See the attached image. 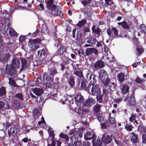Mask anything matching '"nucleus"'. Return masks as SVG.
<instances>
[{"instance_id":"nucleus-58","label":"nucleus","mask_w":146,"mask_h":146,"mask_svg":"<svg viewBox=\"0 0 146 146\" xmlns=\"http://www.w3.org/2000/svg\"><path fill=\"white\" fill-rule=\"evenodd\" d=\"M66 101H68L69 102H71V101L72 100V98L71 96L67 95L66 97V99L65 100Z\"/></svg>"},{"instance_id":"nucleus-2","label":"nucleus","mask_w":146,"mask_h":146,"mask_svg":"<svg viewBox=\"0 0 146 146\" xmlns=\"http://www.w3.org/2000/svg\"><path fill=\"white\" fill-rule=\"evenodd\" d=\"M5 70L7 74L11 76L15 75L17 73V70L15 67L11 64L6 65Z\"/></svg>"},{"instance_id":"nucleus-12","label":"nucleus","mask_w":146,"mask_h":146,"mask_svg":"<svg viewBox=\"0 0 146 146\" xmlns=\"http://www.w3.org/2000/svg\"><path fill=\"white\" fill-rule=\"evenodd\" d=\"M91 94L93 95L96 96V95L100 94L101 92L100 90L97 85H94V87H93V89L91 90Z\"/></svg>"},{"instance_id":"nucleus-60","label":"nucleus","mask_w":146,"mask_h":146,"mask_svg":"<svg viewBox=\"0 0 146 146\" xmlns=\"http://www.w3.org/2000/svg\"><path fill=\"white\" fill-rule=\"evenodd\" d=\"M57 73L58 72L54 68L52 69L50 72V74L52 75H54L57 74Z\"/></svg>"},{"instance_id":"nucleus-34","label":"nucleus","mask_w":146,"mask_h":146,"mask_svg":"<svg viewBox=\"0 0 146 146\" xmlns=\"http://www.w3.org/2000/svg\"><path fill=\"white\" fill-rule=\"evenodd\" d=\"M15 97L21 101L23 100V95L22 93L16 94L15 95Z\"/></svg>"},{"instance_id":"nucleus-43","label":"nucleus","mask_w":146,"mask_h":146,"mask_svg":"<svg viewBox=\"0 0 146 146\" xmlns=\"http://www.w3.org/2000/svg\"><path fill=\"white\" fill-rule=\"evenodd\" d=\"M103 95V94H100L96 95V98L98 101L100 103H102L103 102L102 99Z\"/></svg>"},{"instance_id":"nucleus-4","label":"nucleus","mask_w":146,"mask_h":146,"mask_svg":"<svg viewBox=\"0 0 146 146\" xmlns=\"http://www.w3.org/2000/svg\"><path fill=\"white\" fill-rule=\"evenodd\" d=\"M54 0H50L46 3V7L47 9L52 11L56 9V6L53 3Z\"/></svg>"},{"instance_id":"nucleus-44","label":"nucleus","mask_w":146,"mask_h":146,"mask_svg":"<svg viewBox=\"0 0 146 146\" xmlns=\"http://www.w3.org/2000/svg\"><path fill=\"white\" fill-rule=\"evenodd\" d=\"M83 131V129H79L77 132L76 135L77 136L81 138L82 136V132Z\"/></svg>"},{"instance_id":"nucleus-36","label":"nucleus","mask_w":146,"mask_h":146,"mask_svg":"<svg viewBox=\"0 0 146 146\" xmlns=\"http://www.w3.org/2000/svg\"><path fill=\"white\" fill-rule=\"evenodd\" d=\"M49 137H51V140H56V138H55V134L54 132L52 130H49L48 131Z\"/></svg>"},{"instance_id":"nucleus-15","label":"nucleus","mask_w":146,"mask_h":146,"mask_svg":"<svg viewBox=\"0 0 146 146\" xmlns=\"http://www.w3.org/2000/svg\"><path fill=\"white\" fill-rule=\"evenodd\" d=\"M121 90L122 93L123 94H125L128 93L129 88L127 85L124 84L121 85Z\"/></svg>"},{"instance_id":"nucleus-16","label":"nucleus","mask_w":146,"mask_h":146,"mask_svg":"<svg viewBox=\"0 0 146 146\" xmlns=\"http://www.w3.org/2000/svg\"><path fill=\"white\" fill-rule=\"evenodd\" d=\"M78 139L76 141V138L74 136H72L70 138L71 142L70 143L68 142L67 144L68 146H77L76 143L78 142Z\"/></svg>"},{"instance_id":"nucleus-6","label":"nucleus","mask_w":146,"mask_h":146,"mask_svg":"<svg viewBox=\"0 0 146 146\" xmlns=\"http://www.w3.org/2000/svg\"><path fill=\"white\" fill-rule=\"evenodd\" d=\"M102 106L101 105L97 104L93 107V110L95 116H98V115L100 114Z\"/></svg>"},{"instance_id":"nucleus-46","label":"nucleus","mask_w":146,"mask_h":146,"mask_svg":"<svg viewBox=\"0 0 146 146\" xmlns=\"http://www.w3.org/2000/svg\"><path fill=\"white\" fill-rule=\"evenodd\" d=\"M90 83L89 84L88 86L86 87V89L85 90L89 92V90L91 89V90L93 89V87H94L95 84H91V82H90Z\"/></svg>"},{"instance_id":"nucleus-5","label":"nucleus","mask_w":146,"mask_h":146,"mask_svg":"<svg viewBox=\"0 0 146 146\" xmlns=\"http://www.w3.org/2000/svg\"><path fill=\"white\" fill-rule=\"evenodd\" d=\"M131 134L130 140L132 143L135 144L138 143L139 141L138 135L133 132L131 133Z\"/></svg>"},{"instance_id":"nucleus-63","label":"nucleus","mask_w":146,"mask_h":146,"mask_svg":"<svg viewBox=\"0 0 146 146\" xmlns=\"http://www.w3.org/2000/svg\"><path fill=\"white\" fill-rule=\"evenodd\" d=\"M137 51L139 54H140L143 52V48H138L137 49Z\"/></svg>"},{"instance_id":"nucleus-11","label":"nucleus","mask_w":146,"mask_h":146,"mask_svg":"<svg viewBox=\"0 0 146 146\" xmlns=\"http://www.w3.org/2000/svg\"><path fill=\"white\" fill-rule=\"evenodd\" d=\"M112 140L111 138L108 135L106 136L103 135L102 139V142L105 145H107L110 143Z\"/></svg>"},{"instance_id":"nucleus-42","label":"nucleus","mask_w":146,"mask_h":146,"mask_svg":"<svg viewBox=\"0 0 146 146\" xmlns=\"http://www.w3.org/2000/svg\"><path fill=\"white\" fill-rule=\"evenodd\" d=\"M140 29L141 30V33H143L145 34L146 33V27L143 24H141L140 25Z\"/></svg>"},{"instance_id":"nucleus-21","label":"nucleus","mask_w":146,"mask_h":146,"mask_svg":"<svg viewBox=\"0 0 146 146\" xmlns=\"http://www.w3.org/2000/svg\"><path fill=\"white\" fill-rule=\"evenodd\" d=\"M9 58V54L8 53H6L0 58V60L2 62H7Z\"/></svg>"},{"instance_id":"nucleus-50","label":"nucleus","mask_w":146,"mask_h":146,"mask_svg":"<svg viewBox=\"0 0 146 146\" xmlns=\"http://www.w3.org/2000/svg\"><path fill=\"white\" fill-rule=\"evenodd\" d=\"M136 115L135 114H133L131 115V117H129V120L131 122H133V121L135 120Z\"/></svg>"},{"instance_id":"nucleus-64","label":"nucleus","mask_w":146,"mask_h":146,"mask_svg":"<svg viewBox=\"0 0 146 146\" xmlns=\"http://www.w3.org/2000/svg\"><path fill=\"white\" fill-rule=\"evenodd\" d=\"M81 37V33L78 31L77 33V35H76V38L77 40H78Z\"/></svg>"},{"instance_id":"nucleus-37","label":"nucleus","mask_w":146,"mask_h":146,"mask_svg":"<svg viewBox=\"0 0 146 146\" xmlns=\"http://www.w3.org/2000/svg\"><path fill=\"white\" fill-rule=\"evenodd\" d=\"M122 27L125 29H129L130 27L129 25H128L125 21L122 22Z\"/></svg>"},{"instance_id":"nucleus-33","label":"nucleus","mask_w":146,"mask_h":146,"mask_svg":"<svg viewBox=\"0 0 146 146\" xmlns=\"http://www.w3.org/2000/svg\"><path fill=\"white\" fill-rule=\"evenodd\" d=\"M61 13V11L58 10L57 11L56 10V9L51 11V14L55 16H60Z\"/></svg>"},{"instance_id":"nucleus-59","label":"nucleus","mask_w":146,"mask_h":146,"mask_svg":"<svg viewBox=\"0 0 146 146\" xmlns=\"http://www.w3.org/2000/svg\"><path fill=\"white\" fill-rule=\"evenodd\" d=\"M122 98H120L119 99H113V101L114 102L117 103V104H119L120 102H121L122 100Z\"/></svg>"},{"instance_id":"nucleus-31","label":"nucleus","mask_w":146,"mask_h":146,"mask_svg":"<svg viewBox=\"0 0 146 146\" xmlns=\"http://www.w3.org/2000/svg\"><path fill=\"white\" fill-rule=\"evenodd\" d=\"M12 103L15 108H18L21 105L19 101L17 99H14L12 101Z\"/></svg>"},{"instance_id":"nucleus-7","label":"nucleus","mask_w":146,"mask_h":146,"mask_svg":"<svg viewBox=\"0 0 146 146\" xmlns=\"http://www.w3.org/2000/svg\"><path fill=\"white\" fill-rule=\"evenodd\" d=\"M104 84V86H105L106 90L110 89L112 86V85L114 84L113 82H111L110 80L108 78L105 80L104 82H102Z\"/></svg>"},{"instance_id":"nucleus-40","label":"nucleus","mask_w":146,"mask_h":146,"mask_svg":"<svg viewBox=\"0 0 146 146\" xmlns=\"http://www.w3.org/2000/svg\"><path fill=\"white\" fill-rule=\"evenodd\" d=\"M44 76H46V81L49 82H53L54 81L53 77H51L50 76L47 75L46 73L44 74Z\"/></svg>"},{"instance_id":"nucleus-3","label":"nucleus","mask_w":146,"mask_h":146,"mask_svg":"<svg viewBox=\"0 0 146 146\" xmlns=\"http://www.w3.org/2000/svg\"><path fill=\"white\" fill-rule=\"evenodd\" d=\"M86 54L87 56H89L94 54L95 55H98V51L96 48H87L85 50Z\"/></svg>"},{"instance_id":"nucleus-35","label":"nucleus","mask_w":146,"mask_h":146,"mask_svg":"<svg viewBox=\"0 0 146 146\" xmlns=\"http://www.w3.org/2000/svg\"><path fill=\"white\" fill-rule=\"evenodd\" d=\"M86 23V19H82L81 21H79L76 25L78 27H81Z\"/></svg>"},{"instance_id":"nucleus-51","label":"nucleus","mask_w":146,"mask_h":146,"mask_svg":"<svg viewBox=\"0 0 146 146\" xmlns=\"http://www.w3.org/2000/svg\"><path fill=\"white\" fill-rule=\"evenodd\" d=\"M112 30L113 33L114 35L116 36L118 35V31L115 27H112Z\"/></svg>"},{"instance_id":"nucleus-62","label":"nucleus","mask_w":146,"mask_h":146,"mask_svg":"<svg viewBox=\"0 0 146 146\" xmlns=\"http://www.w3.org/2000/svg\"><path fill=\"white\" fill-rule=\"evenodd\" d=\"M52 143L48 144L47 146H56V140H51Z\"/></svg>"},{"instance_id":"nucleus-39","label":"nucleus","mask_w":146,"mask_h":146,"mask_svg":"<svg viewBox=\"0 0 146 146\" xmlns=\"http://www.w3.org/2000/svg\"><path fill=\"white\" fill-rule=\"evenodd\" d=\"M125 128L127 131H130L132 130L133 127L131 124H126L125 125Z\"/></svg>"},{"instance_id":"nucleus-19","label":"nucleus","mask_w":146,"mask_h":146,"mask_svg":"<svg viewBox=\"0 0 146 146\" xmlns=\"http://www.w3.org/2000/svg\"><path fill=\"white\" fill-rule=\"evenodd\" d=\"M76 102L78 103H81L84 101L83 97L80 94L76 95L74 98Z\"/></svg>"},{"instance_id":"nucleus-27","label":"nucleus","mask_w":146,"mask_h":146,"mask_svg":"<svg viewBox=\"0 0 146 146\" xmlns=\"http://www.w3.org/2000/svg\"><path fill=\"white\" fill-rule=\"evenodd\" d=\"M9 33L11 36H15V37L17 36V33L15 31V30L11 27L9 28Z\"/></svg>"},{"instance_id":"nucleus-9","label":"nucleus","mask_w":146,"mask_h":146,"mask_svg":"<svg viewBox=\"0 0 146 146\" xmlns=\"http://www.w3.org/2000/svg\"><path fill=\"white\" fill-rule=\"evenodd\" d=\"M10 64L15 66L16 69L19 68L21 65L19 60L16 58H13L12 59Z\"/></svg>"},{"instance_id":"nucleus-23","label":"nucleus","mask_w":146,"mask_h":146,"mask_svg":"<svg viewBox=\"0 0 146 146\" xmlns=\"http://www.w3.org/2000/svg\"><path fill=\"white\" fill-rule=\"evenodd\" d=\"M88 82L84 78L81 81V88L82 89H84L85 90L86 89L87 84Z\"/></svg>"},{"instance_id":"nucleus-48","label":"nucleus","mask_w":146,"mask_h":146,"mask_svg":"<svg viewBox=\"0 0 146 146\" xmlns=\"http://www.w3.org/2000/svg\"><path fill=\"white\" fill-rule=\"evenodd\" d=\"M108 120L112 124H114L115 122V118L111 117V115H110L109 116V118Z\"/></svg>"},{"instance_id":"nucleus-17","label":"nucleus","mask_w":146,"mask_h":146,"mask_svg":"<svg viewBox=\"0 0 146 146\" xmlns=\"http://www.w3.org/2000/svg\"><path fill=\"white\" fill-rule=\"evenodd\" d=\"M21 67L20 70V71H22L27 68V60L23 58L21 59Z\"/></svg>"},{"instance_id":"nucleus-45","label":"nucleus","mask_w":146,"mask_h":146,"mask_svg":"<svg viewBox=\"0 0 146 146\" xmlns=\"http://www.w3.org/2000/svg\"><path fill=\"white\" fill-rule=\"evenodd\" d=\"M93 144L94 146H102V142L100 139H98L95 142H93Z\"/></svg>"},{"instance_id":"nucleus-38","label":"nucleus","mask_w":146,"mask_h":146,"mask_svg":"<svg viewBox=\"0 0 146 146\" xmlns=\"http://www.w3.org/2000/svg\"><path fill=\"white\" fill-rule=\"evenodd\" d=\"M59 136L61 138L64 139L67 142H68L69 140V137L68 135L61 133L60 134Z\"/></svg>"},{"instance_id":"nucleus-54","label":"nucleus","mask_w":146,"mask_h":146,"mask_svg":"<svg viewBox=\"0 0 146 146\" xmlns=\"http://www.w3.org/2000/svg\"><path fill=\"white\" fill-rule=\"evenodd\" d=\"M142 137V143L144 144H146V134H143Z\"/></svg>"},{"instance_id":"nucleus-10","label":"nucleus","mask_w":146,"mask_h":146,"mask_svg":"<svg viewBox=\"0 0 146 146\" xmlns=\"http://www.w3.org/2000/svg\"><path fill=\"white\" fill-rule=\"evenodd\" d=\"M127 101V104L129 105L130 106H135L136 102L134 95L131 94L129 97H128Z\"/></svg>"},{"instance_id":"nucleus-1","label":"nucleus","mask_w":146,"mask_h":146,"mask_svg":"<svg viewBox=\"0 0 146 146\" xmlns=\"http://www.w3.org/2000/svg\"><path fill=\"white\" fill-rule=\"evenodd\" d=\"M41 42L40 38L31 39L29 42V44L33 50H35L39 47V44Z\"/></svg>"},{"instance_id":"nucleus-53","label":"nucleus","mask_w":146,"mask_h":146,"mask_svg":"<svg viewBox=\"0 0 146 146\" xmlns=\"http://www.w3.org/2000/svg\"><path fill=\"white\" fill-rule=\"evenodd\" d=\"M96 116L97 117L98 120L100 122H103L104 120V118L103 117L100 116V114H99L98 116Z\"/></svg>"},{"instance_id":"nucleus-52","label":"nucleus","mask_w":146,"mask_h":146,"mask_svg":"<svg viewBox=\"0 0 146 146\" xmlns=\"http://www.w3.org/2000/svg\"><path fill=\"white\" fill-rule=\"evenodd\" d=\"M94 26L92 27V29L93 32L94 33H99L100 31V30L99 28H97V29H95L94 27Z\"/></svg>"},{"instance_id":"nucleus-57","label":"nucleus","mask_w":146,"mask_h":146,"mask_svg":"<svg viewBox=\"0 0 146 146\" xmlns=\"http://www.w3.org/2000/svg\"><path fill=\"white\" fill-rule=\"evenodd\" d=\"M105 1L106 4L109 5L111 6L113 3L112 0H105Z\"/></svg>"},{"instance_id":"nucleus-56","label":"nucleus","mask_w":146,"mask_h":146,"mask_svg":"<svg viewBox=\"0 0 146 146\" xmlns=\"http://www.w3.org/2000/svg\"><path fill=\"white\" fill-rule=\"evenodd\" d=\"M39 113V111L38 109L35 108L33 110V114L34 116H36Z\"/></svg>"},{"instance_id":"nucleus-30","label":"nucleus","mask_w":146,"mask_h":146,"mask_svg":"<svg viewBox=\"0 0 146 146\" xmlns=\"http://www.w3.org/2000/svg\"><path fill=\"white\" fill-rule=\"evenodd\" d=\"M92 133L91 132H87L86 134L84 135V137L86 140H90L92 139Z\"/></svg>"},{"instance_id":"nucleus-26","label":"nucleus","mask_w":146,"mask_h":146,"mask_svg":"<svg viewBox=\"0 0 146 146\" xmlns=\"http://www.w3.org/2000/svg\"><path fill=\"white\" fill-rule=\"evenodd\" d=\"M33 92L36 95L39 96L43 92V91L42 89L35 88L34 89Z\"/></svg>"},{"instance_id":"nucleus-13","label":"nucleus","mask_w":146,"mask_h":146,"mask_svg":"<svg viewBox=\"0 0 146 146\" xmlns=\"http://www.w3.org/2000/svg\"><path fill=\"white\" fill-rule=\"evenodd\" d=\"M104 62L101 60L97 61L94 65V68L96 69H99L103 68L104 66Z\"/></svg>"},{"instance_id":"nucleus-49","label":"nucleus","mask_w":146,"mask_h":146,"mask_svg":"<svg viewBox=\"0 0 146 146\" xmlns=\"http://www.w3.org/2000/svg\"><path fill=\"white\" fill-rule=\"evenodd\" d=\"M92 0H84L81 1V3L85 6L88 3H90Z\"/></svg>"},{"instance_id":"nucleus-14","label":"nucleus","mask_w":146,"mask_h":146,"mask_svg":"<svg viewBox=\"0 0 146 146\" xmlns=\"http://www.w3.org/2000/svg\"><path fill=\"white\" fill-rule=\"evenodd\" d=\"M95 103L94 99L92 98H89L85 101L84 105L85 106L89 107L93 105Z\"/></svg>"},{"instance_id":"nucleus-61","label":"nucleus","mask_w":146,"mask_h":146,"mask_svg":"<svg viewBox=\"0 0 146 146\" xmlns=\"http://www.w3.org/2000/svg\"><path fill=\"white\" fill-rule=\"evenodd\" d=\"M39 31H40L39 29H36V31L33 33L32 35V36L33 37H35L39 33Z\"/></svg>"},{"instance_id":"nucleus-20","label":"nucleus","mask_w":146,"mask_h":146,"mask_svg":"<svg viewBox=\"0 0 146 146\" xmlns=\"http://www.w3.org/2000/svg\"><path fill=\"white\" fill-rule=\"evenodd\" d=\"M9 84L10 86H12L13 87L18 88L19 86L16 84L15 80L11 77H9Z\"/></svg>"},{"instance_id":"nucleus-18","label":"nucleus","mask_w":146,"mask_h":146,"mask_svg":"<svg viewBox=\"0 0 146 146\" xmlns=\"http://www.w3.org/2000/svg\"><path fill=\"white\" fill-rule=\"evenodd\" d=\"M17 128H15L16 131L15 133V127H12L10 128H9L8 130V134L9 137H10L11 135H14L15 134H18L17 130Z\"/></svg>"},{"instance_id":"nucleus-47","label":"nucleus","mask_w":146,"mask_h":146,"mask_svg":"<svg viewBox=\"0 0 146 146\" xmlns=\"http://www.w3.org/2000/svg\"><path fill=\"white\" fill-rule=\"evenodd\" d=\"M135 81L137 83L141 84L143 83L144 81L143 79H140L139 77H137L135 79Z\"/></svg>"},{"instance_id":"nucleus-24","label":"nucleus","mask_w":146,"mask_h":146,"mask_svg":"<svg viewBox=\"0 0 146 146\" xmlns=\"http://www.w3.org/2000/svg\"><path fill=\"white\" fill-rule=\"evenodd\" d=\"M117 77L119 81L122 82L124 81L125 75L123 72L117 74Z\"/></svg>"},{"instance_id":"nucleus-25","label":"nucleus","mask_w":146,"mask_h":146,"mask_svg":"<svg viewBox=\"0 0 146 146\" xmlns=\"http://www.w3.org/2000/svg\"><path fill=\"white\" fill-rule=\"evenodd\" d=\"M47 53V50L43 49L40 50L37 52L38 55L39 57H41L42 55L44 56L46 55Z\"/></svg>"},{"instance_id":"nucleus-8","label":"nucleus","mask_w":146,"mask_h":146,"mask_svg":"<svg viewBox=\"0 0 146 146\" xmlns=\"http://www.w3.org/2000/svg\"><path fill=\"white\" fill-rule=\"evenodd\" d=\"M99 76L100 79L102 82L108 78V74L104 69L101 70L99 74Z\"/></svg>"},{"instance_id":"nucleus-41","label":"nucleus","mask_w":146,"mask_h":146,"mask_svg":"<svg viewBox=\"0 0 146 146\" xmlns=\"http://www.w3.org/2000/svg\"><path fill=\"white\" fill-rule=\"evenodd\" d=\"M6 93L5 88L3 87L0 88V96H1L4 95Z\"/></svg>"},{"instance_id":"nucleus-32","label":"nucleus","mask_w":146,"mask_h":146,"mask_svg":"<svg viewBox=\"0 0 146 146\" xmlns=\"http://www.w3.org/2000/svg\"><path fill=\"white\" fill-rule=\"evenodd\" d=\"M68 83L70 87H73L75 83L74 78L72 77H70L68 81Z\"/></svg>"},{"instance_id":"nucleus-29","label":"nucleus","mask_w":146,"mask_h":146,"mask_svg":"<svg viewBox=\"0 0 146 146\" xmlns=\"http://www.w3.org/2000/svg\"><path fill=\"white\" fill-rule=\"evenodd\" d=\"M66 49L63 45L61 46L58 50V53L59 54H62L66 51Z\"/></svg>"},{"instance_id":"nucleus-55","label":"nucleus","mask_w":146,"mask_h":146,"mask_svg":"<svg viewBox=\"0 0 146 146\" xmlns=\"http://www.w3.org/2000/svg\"><path fill=\"white\" fill-rule=\"evenodd\" d=\"M26 39L25 36L22 35H21L19 38V40L20 42H23L25 41Z\"/></svg>"},{"instance_id":"nucleus-22","label":"nucleus","mask_w":146,"mask_h":146,"mask_svg":"<svg viewBox=\"0 0 146 146\" xmlns=\"http://www.w3.org/2000/svg\"><path fill=\"white\" fill-rule=\"evenodd\" d=\"M86 40L87 43L92 45H95L97 41L96 39L95 38H87Z\"/></svg>"},{"instance_id":"nucleus-28","label":"nucleus","mask_w":146,"mask_h":146,"mask_svg":"<svg viewBox=\"0 0 146 146\" xmlns=\"http://www.w3.org/2000/svg\"><path fill=\"white\" fill-rule=\"evenodd\" d=\"M74 74L76 75V76L79 77L80 78H84L82 71H75L73 73Z\"/></svg>"}]
</instances>
